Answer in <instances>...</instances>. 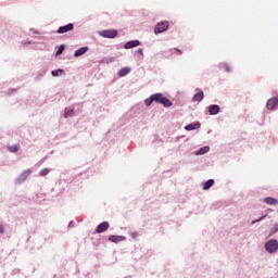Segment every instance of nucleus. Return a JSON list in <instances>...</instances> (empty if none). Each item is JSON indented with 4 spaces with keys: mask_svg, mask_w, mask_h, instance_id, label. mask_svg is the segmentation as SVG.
Instances as JSON below:
<instances>
[{
    "mask_svg": "<svg viewBox=\"0 0 278 278\" xmlns=\"http://www.w3.org/2000/svg\"><path fill=\"white\" fill-rule=\"evenodd\" d=\"M176 51H177L178 53H181V50L176 49Z\"/></svg>",
    "mask_w": 278,
    "mask_h": 278,
    "instance_id": "obj_31",
    "label": "nucleus"
},
{
    "mask_svg": "<svg viewBox=\"0 0 278 278\" xmlns=\"http://www.w3.org/2000/svg\"><path fill=\"white\" fill-rule=\"evenodd\" d=\"M99 36L102 38H116L118 36V31L116 29H108L99 31Z\"/></svg>",
    "mask_w": 278,
    "mask_h": 278,
    "instance_id": "obj_3",
    "label": "nucleus"
},
{
    "mask_svg": "<svg viewBox=\"0 0 278 278\" xmlns=\"http://www.w3.org/2000/svg\"><path fill=\"white\" fill-rule=\"evenodd\" d=\"M49 173H51V169L43 168L40 170L39 175H40V177H47V175H49Z\"/></svg>",
    "mask_w": 278,
    "mask_h": 278,
    "instance_id": "obj_19",
    "label": "nucleus"
},
{
    "mask_svg": "<svg viewBox=\"0 0 278 278\" xmlns=\"http://www.w3.org/2000/svg\"><path fill=\"white\" fill-rule=\"evenodd\" d=\"M5 228H3V225L0 224V233H4Z\"/></svg>",
    "mask_w": 278,
    "mask_h": 278,
    "instance_id": "obj_29",
    "label": "nucleus"
},
{
    "mask_svg": "<svg viewBox=\"0 0 278 278\" xmlns=\"http://www.w3.org/2000/svg\"><path fill=\"white\" fill-rule=\"evenodd\" d=\"M265 250L267 253H277L278 251V241L277 239H271L265 243Z\"/></svg>",
    "mask_w": 278,
    "mask_h": 278,
    "instance_id": "obj_2",
    "label": "nucleus"
},
{
    "mask_svg": "<svg viewBox=\"0 0 278 278\" xmlns=\"http://www.w3.org/2000/svg\"><path fill=\"white\" fill-rule=\"evenodd\" d=\"M155 103H161V105H164V108H170L173 105V102L168 100V98L164 97L162 93H154L152 94Z\"/></svg>",
    "mask_w": 278,
    "mask_h": 278,
    "instance_id": "obj_1",
    "label": "nucleus"
},
{
    "mask_svg": "<svg viewBox=\"0 0 278 278\" xmlns=\"http://www.w3.org/2000/svg\"><path fill=\"white\" fill-rule=\"evenodd\" d=\"M64 49H65V46L64 45H61L56 51V55H62V53H64Z\"/></svg>",
    "mask_w": 278,
    "mask_h": 278,
    "instance_id": "obj_23",
    "label": "nucleus"
},
{
    "mask_svg": "<svg viewBox=\"0 0 278 278\" xmlns=\"http://www.w3.org/2000/svg\"><path fill=\"white\" fill-rule=\"evenodd\" d=\"M140 47V40H130L124 45V49H134Z\"/></svg>",
    "mask_w": 278,
    "mask_h": 278,
    "instance_id": "obj_10",
    "label": "nucleus"
},
{
    "mask_svg": "<svg viewBox=\"0 0 278 278\" xmlns=\"http://www.w3.org/2000/svg\"><path fill=\"white\" fill-rule=\"evenodd\" d=\"M136 236H138V233L134 232V233H132V238H136Z\"/></svg>",
    "mask_w": 278,
    "mask_h": 278,
    "instance_id": "obj_30",
    "label": "nucleus"
},
{
    "mask_svg": "<svg viewBox=\"0 0 278 278\" xmlns=\"http://www.w3.org/2000/svg\"><path fill=\"white\" fill-rule=\"evenodd\" d=\"M214 186V179H208L206 182H204L203 190H210Z\"/></svg>",
    "mask_w": 278,
    "mask_h": 278,
    "instance_id": "obj_15",
    "label": "nucleus"
},
{
    "mask_svg": "<svg viewBox=\"0 0 278 278\" xmlns=\"http://www.w3.org/2000/svg\"><path fill=\"white\" fill-rule=\"evenodd\" d=\"M266 215L262 216L261 218L256 219V220H253L252 222V225H255V223H260V220H264Z\"/></svg>",
    "mask_w": 278,
    "mask_h": 278,
    "instance_id": "obj_28",
    "label": "nucleus"
},
{
    "mask_svg": "<svg viewBox=\"0 0 278 278\" xmlns=\"http://www.w3.org/2000/svg\"><path fill=\"white\" fill-rule=\"evenodd\" d=\"M29 175H31V169H26L22 173L21 178L27 179V177H29Z\"/></svg>",
    "mask_w": 278,
    "mask_h": 278,
    "instance_id": "obj_18",
    "label": "nucleus"
},
{
    "mask_svg": "<svg viewBox=\"0 0 278 278\" xmlns=\"http://www.w3.org/2000/svg\"><path fill=\"white\" fill-rule=\"evenodd\" d=\"M10 153H16L18 151V146L14 144L8 148Z\"/></svg>",
    "mask_w": 278,
    "mask_h": 278,
    "instance_id": "obj_22",
    "label": "nucleus"
},
{
    "mask_svg": "<svg viewBox=\"0 0 278 278\" xmlns=\"http://www.w3.org/2000/svg\"><path fill=\"white\" fill-rule=\"evenodd\" d=\"M168 22H160L154 27V34H163V31L168 30Z\"/></svg>",
    "mask_w": 278,
    "mask_h": 278,
    "instance_id": "obj_4",
    "label": "nucleus"
},
{
    "mask_svg": "<svg viewBox=\"0 0 278 278\" xmlns=\"http://www.w3.org/2000/svg\"><path fill=\"white\" fill-rule=\"evenodd\" d=\"M264 203H266L267 205H277L278 200L275 198H265Z\"/></svg>",
    "mask_w": 278,
    "mask_h": 278,
    "instance_id": "obj_14",
    "label": "nucleus"
},
{
    "mask_svg": "<svg viewBox=\"0 0 278 278\" xmlns=\"http://www.w3.org/2000/svg\"><path fill=\"white\" fill-rule=\"evenodd\" d=\"M88 53V47H83L75 51L74 55L75 58H81V55Z\"/></svg>",
    "mask_w": 278,
    "mask_h": 278,
    "instance_id": "obj_12",
    "label": "nucleus"
},
{
    "mask_svg": "<svg viewBox=\"0 0 278 278\" xmlns=\"http://www.w3.org/2000/svg\"><path fill=\"white\" fill-rule=\"evenodd\" d=\"M110 229V223L103 222L96 228V233H103Z\"/></svg>",
    "mask_w": 278,
    "mask_h": 278,
    "instance_id": "obj_6",
    "label": "nucleus"
},
{
    "mask_svg": "<svg viewBox=\"0 0 278 278\" xmlns=\"http://www.w3.org/2000/svg\"><path fill=\"white\" fill-rule=\"evenodd\" d=\"M136 54L137 55H144V50L142 48H139L137 51H136Z\"/></svg>",
    "mask_w": 278,
    "mask_h": 278,
    "instance_id": "obj_27",
    "label": "nucleus"
},
{
    "mask_svg": "<svg viewBox=\"0 0 278 278\" xmlns=\"http://www.w3.org/2000/svg\"><path fill=\"white\" fill-rule=\"evenodd\" d=\"M73 114H74L73 109L66 110L65 111V118H68V116H73Z\"/></svg>",
    "mask_w": 278,
    "mask_h": 278,
    "instance_id": "obj_24",
    "label": "nucleus"
},
{
    "mask_svg": "<svg viewBox=\"0 0 278 278\" xmlns=\"http://www.w3.org/2000/svg\"><path fill=\"white\" fill-rule=\"evenodd\" d=\"M277 231H278V223L271 228L270 236H273V233H277Z\"/></svg>",
    "mask_w": 278,
    "mask_h": 278,
    "instance_id": "obj_26",
    "label": "nucleus"
},
{
    "mask_svg": "<svg viewBox=\"0 0 278 278\" xmlns=\"http://www.w3.org/2000/svg\"><path fill=\"white\" fill-rule=\"evenodd\" d=\"M131 73V68L124 67L118 72V77H125L126 75H129Z\"/></svg>",
    "mask_w": 278,
    "mask_h": 278,
    "instance_id": "obj_13",
    "label": "nucleus"
},
{
    "mask_svg": "<svg viewBox=\"0 0 278 278\" xmlns=\"http://www.w3.org/2000/svg\"><path fill=\"white\" fill-rule=\"evenodd\" d=\"M60 73H63V71L62 70H54V71H52V76L58 77V75H60Z\"/></svg>",
    "mask_w": 278,
    "mask_h": 278,
    "instance_id": "obj_25",
    "label": "nucleus"
},
{
    "mask_svg": "<svg viewBox=\"0 0 278 278\" xmlns=\"http://www.w3.org/2000/svg\"><path fill=\"white\" fill-rule=\"evenodd\" d=\"M153 101H154V99H153V94H152V96H150V98L146 99L144 103L149 108L153 103Z\"/></svg>",
    "mask_w": 278,
    "mask_h": 278,
    "instance_id": "obj_21",
    "label": "nucleus"
},
{
    "mask_svg": "<svg viewBox=\"0 0 278 278\" xmlns=\"http://www.w3.org/2000/svg\"><path fill=\"white\" fill-rule=\"evenodd\" d=\"M210 151V147H203L199 150L198 155H204V153H207Z\"/></svg>",
    "mask_w": 278,
    "mask_h": 278,
    "instance_id": "obj_20",
    "label": "nucleus"
},
{
    "mask_svg": "<svg viewBox=\"0 0 278 278\" xmlns=\"http://www.w3.org/2000/svg\"><path fill=\"white\" fill-rule=\"evenodd\" d=\"M109 240L110 242H121V240H123V237L113 235L109 237Z\"/></svg>",
    "mask_w": 278,
    "mask_h": 278,
    "instance_id": "obj_16",
    "label": "nucleus"
},
{
    "mask_svg": "<svg viewBox=\"0 0 278 278\" xmlns=\"http://www.w3.org/2000/svg\"><path fill=\"white\" fill-rule=\"evenodd\" d=\"M74 27L75 26L73 25V23H70L65 26L59 27V29L56 30V34H68V31H73Z\"/></svg>",
    "mask_w": 278,
    "mask_h": 278,
    "instance_id": "obj_5",
    "label": "nucleus"
},
{
    "mask_svg": "<svg viewBox=\"0 0 278 278\" xmlns=\"http://www.w3.org/2000/svg\"><path fill=\"white\" fill-rule=\"evenodd\" d=\"M220 112V106H218L217 104H212L208 106V114H211V116H216V114H218Z\"/></svg>",
    "mask_w": 278,
    "mask_h": 278,
    "instance_id": "obj_9",
    "label": "nucleus"
},
{
    "mask_svg": "<svg viewBox=\"0 0 278 278\" xmlns=\"http://www.w3.org/2000/svg\"><path fill=\"white\" fill-rule=\"evenodd\" d=\"M204 93L203 90L197 89V93L192 98L193 103H201L203 101Z\"/></svg>",
    "mask_w": 278,
    "mask_h": 278,
    "instance_id": "obj_8",
    "label": "nucleus"
},
{
    "mask_svg": "<svg viewBox=\"0 0 278 278\" xmlns=\"http://www.w3.org/2000/svg\"><path fill=\"white\" fill-rule=\"evenodd\" d=\"M201 128V123H192V124H189V125H187L186 127H185V129L187 130V131H192V130H194V129H200Z\"/></svg>",
    "mask_w": 278,
    "mask_h": 278,
    "instance_id": "obj_11",
    "label": "nucleus"
},
{
    "mask_svg": "<svg viewBox=\"0 0 278 278\" xmlns=\"http://www.w3.org/2000/svg\"><path fill=\"white\" fill-rule=\"evenodd\" d=\"M267 110H277L278 108V98H271L267 101Z\"/></svg>",
    "mask_w": 278,
    "mask_h": 278,
    "instance_id": "obj_7",
    "label": "nucleus"
},
{
    "mask_svg": "<svg viewBox=\"0 0 278 278\" xmlns=\"http://www.w3.org/2000/svg\"><path fill=\"white\" fill-rule=\"evenodd\" d=\"M220 68H223V71H225V73H231V67L227 63H223L220 65Z\"/></svg>",
    "mask_w": 278,
    "mask_h": 278,
    "instance_id": "obj_17",
    "label": "nucleus"
}]
</instances>
